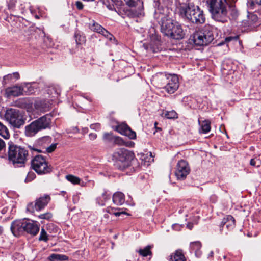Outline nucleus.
Returning a JSON list of instances; mask_svg holds the SVG:
<instances>
[{
	"mask_svg": "<svg viewBox=\"0 0 261 261\" xmlns=\"http://www.w3.org/2000/svg\"><path fill=\"white\" fill-rule=\"evenodd\" d=\"M50 201V196L45 194L36 199L34 203L32 202L29 203L27 206V211L31 213H34L35 211H40L45 208Z\"/></svg>",
	"mask_w": 261,
	"mask_h": 261,
	"instance_id": "11",
	"label": "nucleus"
},
{
	"mask_svg": "<svg viewBox=\"0 0 261 261\" xmlns=\"http://www.w3.org/2000/svg\"><path fill=\"white\" fill-rule=\"evenodd\" d=\"M180 13L192 23L201 24L205 22L203 11L197 6L189 4L182 6L180 8Z\"/></svg>",
	"mask_w": 261,
	"mask_h": 261,
	"instance_id": "5",
	"label": "nucleus"
},
{
	"mask_svg": "<svg viewBox=\"0 0 261 261\" xmlns=\"http://www.w3.org/2000/svg\"><path fill=\"white\" fill-rule=\"evenodd\" d=\"M51 141V138L49 136H45L39 139L37 144L40 147V148H35L30 147V149L36 151L38 152H45V150Z\"/></svg>",
	"mask_w": 261,
	"mask_h": 261,
	"instance_id": "19",
	"label": "nucleus"
},
{
	"mask_svg": "<svg viewBox=\"0 0 261 261\" xmlns=\"http://www.w3.org/2000/svg\"><path fill=\"white\" fill-rule=\"evenodd\" d=\"M168 82L164 90L169 94L174 93L179 87L178 77L176 74H169Z\"/></svg>",
	"mask_w": 261,
	"mask_h": 261,
	"instance_id": "14",
	"label": "nucleus"
},
{
	"mask_svg": "<svg viewBox=\"0 0 261 261\" xmlns=\"http://www.w3.org/2000/svg\"><path fill=\"white\" fill-rule=\"evenodd\" d=\"M5 118L14 128H20L24 125L26 118L19 110L10 108L6 110Z\"/></svg>",
	"mask_w": 261,
	"mask_h": 261,
	"instance_id": "8",
	"label": "nucleus"
},
{
	"mask_svg": "<svg viewBox=\"0 0 261 261\" xmlns=\"http://www.w3.org/2000/svg\"><path fill=\"white\" fill-rule=\"evenodd\" d=\"M112 143L120 146L123 145H125L126 146H130V145L133 143L130 142L129 144H128L127 143H126L121 137L115 136Z\"/></svg>",
	"mask_w": 261,
	"mask_h": 261,
	"instance_id": "30",
	"label": "nucleus"
},
{
	"mask_svg": "<svg viewBox=\"0 0 261 261\" xmlns=\"http://www.w3.org/2000/svg\"><path fill=\"white\" fill-rule=\"evenodd\" d=\"M190 247L193 251H195L196 254L201 247V243L199 241L193 242L191 244Z\"/></svg>",
	"mask_w": 261,
	"mask_h": 261,
	"instance_id": "34",
	"label": "nucleus"
},
{
	"mask_svg": "<svg viewBox=\"0 0 261 261\" xmlns=\"http://www.w3.org/2000/svg\"><path fill=\"white\" fill-rule=\"evenodd\" d=\"M115 137L112 133H106L103 134V140L107 143H113Z\"/></svg>",
	"mask_w": 261,
	"mask_h": 261,
	"instance_id": "33",
	"label": "nucleus"
},
{
	"mask_svg": "<svg viewBox=\"0 0 261 261\" xmlns=\"http://www.w3.org/2000/svg\"><path fill=\"white\" fill-rule=\"evenodd\" d=\"M72 131L74 133H77V132H79V129H78V128L77 127H74L73 128Z\"/></svg>",
	"mask_w": 261,
	"mask_h": 261,
	"instance_id": "55",
	"label": "nucleus"
},
{
	"mask_svg": "<svg viewBox=\"0 0 261 261\" xmlns=\"http://www.w3.org/2000/svg\"><path fill=\"white\" fill-rule=\"evenodd\" d=\"M25 232L33 236L36 235L39 231V226L36 222L26 219Z\"/></svg>",
	"mask_w": 261,
	"mask_h": 261,
	"instance_id": "20",
	"label": "nucleus"
},
{
	"mask_svg": "<svg viewBox=\"0 0 261 261\" xmlns=\"http://www.w3.org/2000/svg\"><path fill=\"white\" fill-rule=\"evenodd\" d=\"M214 255V252L213 251H211V252L210 253L209 255H208V257H212Z\"/></svg>",
	"mask_w": 261,
	"mask_h": 261,
	"instance_id": "58",
	"label": "nucleus"
},
{
	"mask_svg": "<svg viewBox=\"0 0 261 261\" xmlns=\"http://www.w3.org/2000/svg\"><path fill=\"white\" fill-rule=\"evenodd\" d=\"M24 88L21 85H16L6 88L5 94L7 97L11 96L17 97L24 95Z\"/></svg>",
	"mask_w": 261,
	"mask_h": 261,
	"instance_id": "17",
	"label": "nucleus"
},
{
	"mask_svg": "<svg viewBox=\"0 0 261 261\" xmlns=\"http://www.w3.org/2000/svg\"><path fill=\"white\" fill-rule=\"evenodd\" d=\"M152 246L151 245H148L145 247L144 249H140L138 251L139 254L143 257H146L148 255H152V252L150 251Z\"/></svg>",
	"mask_w": 261,
	"mask_h": 261,
	"instance_id": "29",
	"label": "nucleus"
},
{
	"mask_svg": "<svg viewBox=\"0 0 261 261\" xmlns=\"http://www.w3.org/2000/svg\"><path fill=\"white\" fill-rule=\"evenodd\" d=\"M65 193V192L62 191V194Z\"/></svg>",
	"mask_w": 261,
	"mask_h": 261,
	"instance_id": "62",
	"label": "nucleus"
},
{
	"mask_svg": "<svg viewBox=\"0 0 261 261\" xmlns=\"http://www.w3.org/2000/svg\"><path fill=\"white\" fill-rule=\"evenodd\" d=\"M127 5L131 7L126 11V14L129 17H139L144 16L143 4L140 0H128Z\"/></svg>",
	"mask_w": 261,
	"mask_h": 261,
	"instance_id": "10",
	"label": "nucleus"
},
{
	"mask_svg": "<svg viewBox=\"0 0 261 261\" xmlns=\"http://www.w3.org/2000/svg\"><path fill=\"white\" fill-rule=\"evenodd\" d=\"M249 19L251 21L252 23H256L258 20V17L256 14L253 13H250L248 15Z\"/></svg>",
	"mask_w": 261,
	"mask_h": 261,
	"instance_id": "42",
	"label": "nucleus"
},
{
	"mask_svg": "<svg viewBox=\"0 0 261 261\" xmlns=\"http://www.w3.org/2000/svg\"><path fill=\"white\" fill-rule=\"evenodd\" d=\"M87 131H88V128H85L83 129V132H84V133H87Z\"/></svg>",
	"mask_w": 261,
	"mask_h": 261,
	"instance_id": "60",
	"label": "nucleus"
},
{
	"mask_svg": "<svg viewBox=\"0 0 261 261\" xmlns=\"http://www.w3.org/2000/svg\"><path fill=\"white\" fill-rule=\"evenodd\" d=\"M169 74L166 73L160 72L157 73L153 77V82L154 84L159 88L164 89L166 85L167 84L169 79Z\"/></svg>",
	"mask_w": 261,
	"mask_h": 261,
	"instance_id": "16",
	"label": "nucleus"
},
{
	"mask_svg": "<svg viewBox=\"0 0 261 261\" xmlns=\"http://www.w3.org/2000/svg\"><path fill=\"white\" fill-rule=\"evenodd\" d=\"M8 157L15 167H22L28 160L29 152L28 149L21 146L15 145L12 142L8 144Z\"/></svg>",
	"mask_w": 261,
	"mask_h": 261,
	"instance_id": "3",
	"label": "nucleus"
},
{
	"mask_svg": "<svg viewBox=\"0 0 261 261\" xmlns=\"http://www.w3.org/2000/svg\"><path fill=\"white\" fill-rule=\"evenodd\" d=\"M156 124H157V122H155V124H154L155 126H156Z\"/></svg>",
	"mask_w": 261,
	"mask_h": 261,
	"instance_id": "61",
	"label": "nucleus"
},
{
	"mask_svg": "<svg viewBox=\"0 0 261 261\" xmlns=\"http://www.w3.org/2000/svg\"><path fill=\"white\" fill-rule=\"evenodd\" d=\"M113 201L117 205H121L125 202V196L123 193L117 192L113 195Z\"/></svg>",
	"mask_w": 261,
	"mask_h": 261,
	"instance_id": "23",
	"label": "nucleus"
},
{
	"mask_svg": "<svg viewBox=\"0 0 261 261\" xmlns=\"http://www.w3.org/2000/svg\"><path fill=\"white\" fill-rule=\"evenodd\" d=\"M15 1L14 0H11L10 1L9 5H11L12 6H13L15 4Z\"/></svg>",
	"mask_w": 261,
	"mask_h": 261,
	"instance_id": "56",
	"label": "nucleus"
},
{
	"mask_svg": "<svg viewBox=\"0 0 261 261\" xmlns=\"http://www.w3.org/2000/svg\"><path fill=\"white\" fill-rule=\"evenodd\" d=\"M190 167L188 163L183 160L178 161L176 165L175 175L177 179L184 180L190 173Z\"/></svg>",
	"mask_w": 261,
	"mask_h": 261,
	"instance_id": "13",
	"label": "nucleus"
},
{
	"mask_svg": "<svg viewBox=\"0 0 261 261\" xmlns=\"http://www.w3.org/2000/svg\"><path fill=\"white\" fill-rule=\"evenodd\" d=\"M3 228L1 226H0V235L2 234V233H3Z\"/></svg>",
	"mask_w": 261,
	"mask_h": 261,
	"instance_id": "59",
	"label": "nucleus"
},
{
	"mask_svg": "<svg viewBox=\"0 0 261 261\" xmlns=\"http://www.w3.org/2000/svg\"><path fill=\"white\" fill-rule=\"evenodd\" d=\"M24 88V95H29L34 92V88L29 84H27Z\"/></svg>",
	"mask_w": 261,
	"mask_h": 261,
	"instance_id": "35",
	"label": "nucleus"
},
{
	"mask_svg": "<svg viewBox=\"0 0 261 261\" xmlns=\"http://www.w3.org/2000/svg\"><path fill=\"white\" fill-rule=\"evenodd\" d=\"M134 157L133 152L125 148H119L113 153L112 160L116 168L123 170L131 165Z\"/></svg>",
	"mask_w": 261,
	"mask_h": 261,
	"instance_id": "6",
	"label": "nucleus"
},
{
	"mask_svg": "<svg viewBox=\"0 0 261 261\" xmlns=\"http://www.w3.org/2000/svg\"><path fill=\"white\" fill-rule=\"evenodd\" d=\"M100 34L110 40H111L113 37V36L105 28L103 29Z\"/></svg>",
	"mask_w": 261,
	"mask_h": 261,
	"instance_id": "41",
	"label": "nucleus"
},
{
	"mask_svg": "<svg viewBox=\"0 0 261 261\" xmlns=\"http://www.w3.org/2000/svg\"><path fill=\"white\" fill-rule=\"evenodd\" d=\"M74 37L77 44H81L86 41L84 34L79 30L75 31Z\"/></svg>",
	"mask_w": 261,
	"mask_h": 261,
	"instance_id": "26",
	"label": "nucleus"
},
{
	"mask_svg": "<svg viewBox=\"0 0 261 261\" xmlns=\"http://www.w3.org/2000/svg\"><path fill=\"white\" fill-rule=\"evenodd\" d=\"M68 257L63 254H52L48 257L49 261H66Z\"/></svg>",
	"mask_w": 261,
	"mask_h": 261,
	"instance_id": "25",
	"label": "nucleus"
},
{
	"mask_svg": "<svg viewBox=\"0 0 261 261\" xmlns=\"http://www.w3.org/2000/svg\"><path fill=\"white\" fill-rule=\"evenodd\" d=\"M234 38L232 37H226L225 38V41L228 42H229L230 41H231L233 39H234Z\"/></svg>",
	"mask_w": 261,
	"mask_h": 261,
	"instance_id": "54",
	"label": "nucleus"
},
{
	"mask_svg": "<svg viewBox=\"0 0 261 261\" xmlns=\"http://www.w3.org/2000/svg\"><path fill=\"white\" fill-rule=\"evenodd\" d=\"M26 219L13 221L11 226V230L14 236L18 237L25 232Z\"/></svg>",
	"mask_w": 261,
	"mask_h": 261,
	"instance_id": "15",
	"label": "nucleus"
},
{
	"mask_svg": "<svg viewBox=\"0 0 261 261\" xmlns=\"http://www.w3.org/2000/svg\"><path fill=\"white\" fill-rule=\"evenodd\" d=\"M187 227L190 230H191L193 227V224L191 222L188 223L187 224Z\"/></svg>",
	"mask_w": 261,
	"mask_h": 261,
	"instance_id": "51",
	"label": "nucleus"
},
{
	"mask_svg": "<svg viewBox=\"0 0 261 261\" xmlns=\"http://www.w3.org/2000/svg\"><path fill=\"white\" fill-rule=\"evenodd\" d=\"M39 239L40 241H44V242H47L48 241L47 234L44 228H42L41 230Z\"/></svg>",
	"mask_w": 261,
	"mask_h": 261,
	"instance_id": "37",
	"label": "nucleus"
},
{
	"mask_svg": "<svg viewBox=\"0 0 261 261\" xmlns=\"http://www.w3.org/2000/svg\"><path fill=\"white\" fill-rule=\"evenodd\" d=\"M32 169L39 175H44L52 172L53 167L46 159L42 155H36L31 161Z\"/></svg>",
	"mask_w": 261,
	"mask_h": 261,
	"instance_id": "9",
	"label": "nucleus"
},
{
	"mask_svg": "<svg viewBox=\"0 0 261 261\" xmlns=\"http://www.w3.org/2000/svg\"><path fill=\"white\" fill-rule=\"evenodd\" d=\"M53 217V214L51 213H46L42 214H40L38 216V218L41 219H45L49 220H50Z\"/></svg>",
	"mask_w": 261,
	"mask_h": 261,
	"instance_id": "39",
	"label": "nucleus"
},
{
	"mask_svg": "<svg viewBox=\"0 0 261 261\" xmlns=\"http://www.w3.org/2000/svg\"><path fill=\"white\" fill-rule=\"evenodd\" d=\"M52 118L53 116L50 114H47L34 120L25 126V135L27 137H32L42 130L50 128Z\"/></svg>",
	"mask_w": 261,
	"mask_h": 261,
	"instance_id": "4",
	"label": "nucleus"
},
{
	"mask_svg": "<svg viewBox=\"0 0 261 261\" xmlns=\"http://www.w3.org/2000/svg\"><path fill=\"white\" fill-rule=\"evenodd\" d=\"M107 7L110 10H113L114 9V6L113 5L109 4L107 5Z\"/></svg>",
	"mask_w": 261,
	"mask_h": 261,
	"instance_id": "53",
	"label": "nucleus"
},
{
	"mask_svg": "<svg viewBox=\"0 0 261 261\" xmlns=\"http://www.w3.org/2000/svg\"><path fill=\"white\" fill-rule=\"evenodd\" d=\"M165 116L167 119H175L177 118V114L174 110L166 111L165 113Z\"/></svg>",
	"mask_w": 261,
	"mask_h": 261,
	"instance_id": "36",
	"label": "nucleus"
},
{
	"mask_svg": "<svg viewBox=\"0 0 261 261\" xmlns=\"http://www.w3.org/2000/svg\"><path fill=\"white\" fill-rule=\"evenodd\" d=\"M198 123L200 126V128L199 130L200 133L206 134L211 130V126L210 120H205L201 122L200 120H198Z\"/></svg>",
	"mask_w": 261,
	"mask_h": 261,
	"instance_id": "21",
	"label": "nucleus"
},
{
	"mask_svg": "<svg viewBox=\"0 0 261 261\" xmlns=\"http://www.w3.org/2000/svg\"><path fill=\"white\" fill-rule=\"evenodd\" d=\"M236 226V221L231 215H227L224 217L220 224V231L222 233L227 234L228 231L233 229Z\"/></svg>",
	"mask_w": 261,
	"mask_h": 261,
	"instance_id": "12",
	"label": "nucleus"
},
{
	"mask_svg": "<svg viewBox=\"0 0 261 261\" xmlns=\"http://www.w3.org/2000/svg\"><path fill=\"white\" fill-rule=\"evenodd\" d=\"M216 32L215 27L210 25H205L201 30L193 34L192 40L195 45H207L214 39V33Z\"/></svg>",
	"mask_w": 261,
	"mask_h": 261,
	"instance_id": "7",
	"label": "nucleus"
},
{
	"mask_svg": "<svg viewBox=\"0 0 261 261\" xmlns=\"http://www.w3.org/2000/svg\"><path fill=\"white\" fill-rule=\"evenodd\" d=\"M6 147L5 141L0 138V152L2 151Z\"/></svg>",
	"mask_w": 261,
	"mask_h": 261,
	"instance_id": "46",
	"label": "nucleus"
},
{
	"mask_svg": "<svg viewBox=\"0 0 261 261\" xmlns=\"http://www.w3.org/2000/svg\"><path fill=\"white\" fill-rule=\"evenodd\" d=\"M0 135L5 138L9 137V134L7 127L0 122Z\"/></svg>",
	"mask_w": 261,
	"mask_h": 261,
	"instance_id": "32",
	"label": "nucleus"
},
{
	"mask_svg": "<svg viewBox=\"0 0 261 261\" xmlns=\"http://www.w3.org/2000/svg\"><path fill=\"white\" fill-rule=\"evenodd\" d=\"M75 5L79 10H82L84 7L83 4L80 1H77L75 3Z\"/></svg>",
	"mask_w": 261,
	"mask_h": 261,
	"instance_id": "47",
	"label": "nucleus"
},
{
	"mask_svg": "<svg viewBox=\"0 0 261 261\" xmlns=\"http://www.w3.org/2000/svg\"><path fill=\"white\" fill-rule=\"evenodd\" d=\"M206 2L214 20L222 23L227 21L228 3L227 0H207Z\"/></svg>",
	"mask_w": 261,
	"mask_h": 261,
	"instance_id": "2",
	"label": "nucleus"
},
{
	"mask_svg": "<svg viewBox=\"0 0 261 261\" xmlns=\"http://www.w3.org/2000/svg\"><path fill=\"white\" fill-rule=\"evenodd\" d=\"M12 74H9L8 75H5L3 77V81H2L3 85H6L7 83V81L11 80L12 79Z\"/></svg>",
	"mask_w": 261,
	"mask_h": 261,
	"instance_id": "43",
	"label": "nucleus"
},
{
	"mask_svg": "<svg viewBox=\"0 0 261 261\" xmlns=\"http://www.w3.org/2000/svg\"><path fill=\"white\" fill-rule=\"evenodd\" d=\"M161 32L165 36L177 40L182 39L185 35L180 24L165 16L161 18Z\"/></svg>",
	"mask_w": 261,
	"mask_h": 261,
	"instance_id": "1",
	"label": "nucleus"
},
{
	"mask_svg": "<svg viewBox=\"0 0 261 261\" xmlns=\"http://www.w3.org/2000/svg\"><path fill=\"white\" fill-rule=\"evenodd\" d=\"M116 130L119 133L128 137L130 139L136 138L135 132L126 123H122L116 127Z\"/></svg>",
	"mask_w": 261,
	"mask_h": 261,
	"instance_id": "18",
	"label": "nucleus"
},
{
	"mask_svg": "<svg viewBox=\"0 0 261 261\" xmlns=\"http://www.w3.org/2000/svg\"><path fill=\"white\" fill-rule=\"evenodd\" d=\"M89 27L91 30L99 33H101V32L103 29L102 26L94 20H92V22L89 24Z\"/></svg>",
	"mask_w": 261,
	"mask_h": 261,
	"instance_id": "28",
	"label": "nucleus"
},
{
	"mask_svg": "<svg viewBox=\"0 0 261 261\" xmlns=\"http://www.w3.org/2000/svg\"><path fill=\"white\" fill-rule=\"evenodd\" d=\"M111 196V193L108 191L104 190L103 192L101 194V196L97 198V203L101 206L105 205V202L110 200Z\"/></svg>",
	"mask_w": 261,
	"mask_h": 261,
	"instance_id": "22",
	"label": "nucleus"
},
{
	"mask_svg": "<svg viewBox=\"0 0 261 261\" xmlns=\"http://www.w3.org/2000/svg\"><path fill=\"white\" fill-rule=\"evenodd\" d=\"M114 208L112 207H107V212L110 214H113L114 212Z\"/></svg>",
	"mask_w": 261,
	"mask_h": 261,
	"instance_id": "50",
	"label": "nucleus"
},
{
	"mask_svg": "<svg viewBox=\"0 0 261 261\" xmlns=\"http://www.w3.org/2000/svg\"><path fill=\"white\" fill-rule=\"evenodd\" d=\"M126 214V213L125 212H114L113 213V214L114 215H115L116 216H119L121 214Z\"/></svg>",
	"mask_w": 261,
	"mask_h": 261,
	"instance_id": "49",
	"label": "nucleus"
},
{
	"mask_svg": "<svg viewBox=\"0 0 261 261\" xmlns=\"http://www.w3.org/2000/svg\"><path fill=\"white\" fill-rule=\"evenodd\" d=\"M36 177L35 174L33 172H29L28 173V175L26 177V178L25 179V182H28L30 181H31L32 180H33Z\"/></svg>",
	"mask_w": 261,
	"mask_h": 261,
	"instance_id": "40",
	"label": "nucleus"
},
{
	"mask_svg": "<svg viewBox=\"0 0 261 261\" xmlns=\"http://www.w3.org/2000/svg\"><path fill=\"white\" fill-rule=\"evenodd\" d=\"M230 15L233 19H236L239 15V12L235 8H232Z\"/></svg>",
	"mask_w": 261,
	"mask_h": 261,
	"instance_id": "44",
	"label": "nucleus"
},
{
	"mask_svg": "<svg viewBox=\"0 0 261 261\" xmlns=\"http://www.w3.org/2000/svg\"><path fill=\"white\" fill-rule=\"evenodd\" d=\"M58 144L57 143H53L50 145H47L46 149L45 150V152L47 153H51L53 152L57 148Z\"/></svg>",
	"mask_w": 261,
	"mask_h": 261,
	"instance_id": "38",
	"label": "nucleus"
},
{
	"mask_svg": "<svg viewBox=\"0 0 261 261\" xmlns=\"http://www.w3.org/2000/svg\"><path fill=\"white\" fill-rule=\"evenodd\" d=\"M14 76L15 78L16 79H18L20 77L19 74L18 72H14L12 74V76Z\"/></svg>",
	"mask_w": 261,
	"mask_h": 261,
	"instance_id": "52",
	"label": "nucleus"
},
{
	"mask_svg": "<svg viewBox=\"0 0 261 261\" xmlns=\"http://www.w3.org/2000/svg\"><path fill=\"white\" fill-rule=\"evenodd\" d=\"M254 2L259 5H261V0H254Z\"/></svg>",
	"mask_w": 261,
	"mask_h": 261,
	"instance_id": "57",
	"label": "nucleus"
},
{
	"mask_svg": "<svg viewBox=\"0 0 261 261\" xmlns=\"http://www.w3.org/2000/svg\"><path fill=\"white\" fill-rule=\"evenodd\" d=\"M66 179L70 181V182L73 184H80L81 181V179L76 176H73L72 175H67L66 176Z\"/></svg>",
	"mask_w": 261,
	"mask_h": 261,
	"instance_id": "31",
	"label": "nucleus"
},
{
	"mask_svg": "<svg viewBox=\"0 0 261 261\" xmlns=\"http://www.w3.org/2000/svg\"><path fill=\"white\" fill-rule=\"evenodd\" d=\"M90 127L92 129L98 130L100 129V125L99 123L92 124L90 125Z\"/></svg>",
	"mask_w": 261,
	"mask_h": 261,
	"instance_id": "45",
	"label": "nucleus"
},
{
	"mask_svg": "<svg viewBox=\"0 0 261 261\" xmlns=\"http://www.w3.org/2000/svg\"><path fill=\"white\" fill-rule=\"evenodd\" d=\"M65 193V192L62 191V194Z\"/></svg>",
	"mask_w": 261,
	"mask_h": 261,
	"instance_id": "63",
	"label": "nucleus"
},
{
	"mask_svg": "<svg viewBox=\"0 0 261 261\" xmlns=\"http://www.w3.org/2000/svg\"><path fill=\"white\" fill-rule=\"evenodd\" d=\"M170 260V261H186L185 257L181 250H177L174 255H171Z\"/></svg>",
	"mask_w": 261,
	"mask_h": 261,
	"instance_id": "24",
	"label": "nucleus"
},
{
	"mask_svg": "<svg viewBox=\"0 0 261 261\" xmlns=\"http://www.w3.org/2000/svg\"><path fill=\"white\" fill-rule=\"evenodd\" d=\"M89 137L90 140H94L97 138V135L95 133H90Z\"/></svg>",
	"mask_w": 261,
	"mask_h": 261,
	"instance_id": "48",
	"label": "nucleus"
},
{
	"mask_svg": "<svg viewBox=\"0 0 261 261\" xmlns=\"http://www.w3.org/2000/svg\"><path fill=\"white\" fill-rule=\"evenodd\" d=\"M250 165L252 166L258 168L261 166V153L254 155L253 158L250 161Z\"/></svg>",
	"mask_w": 261,
	"mask_h": 261,
	"instance_id": "27",
	"label": "nucleus"
}]
</instances>
